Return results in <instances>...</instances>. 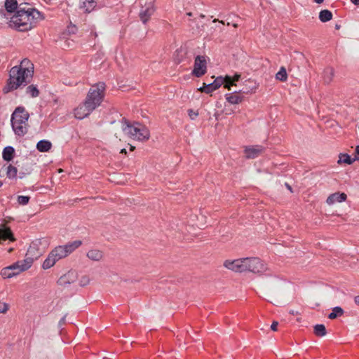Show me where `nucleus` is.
Here are the masks:
<instances>
[{
	"instance_id": "nucleus-1",
	"label": "nucleus",
	"mask_w": 359,
	"mask_h": 359,
	"mask_svg": "<svg viewBox=\"0 0 359 359\" xmlns=\"http://www.w3.org/2000/svg\"><path fill=\"white\" fill-rule=\"evenodd\" d=\"M33 73V64L28 59L22 60L19 66H15L11 69L9 79L3 88L4 93H8L21 85H27L30 82Z\"/></svg>"
},
{
	"instance_id": "nucleus-2",
	"label": "nucleus",
	"mask_w": 359,
	"mask_h": 359,
	"mask_svg": "<svg viewBox=\"0 0 359 359\" xmlns=\"http://www.w3.org/2000/svg\"><path fill=\"white\" fill-rule=\"evenodd\" d=\"M41 15L37 10H32L31 13L24 11H17L12 17L10 23L20 32H26L32 29L36 25Z\"/></svg>"
},
{
	"instance_id": "nucleus-3",
	"label": "nucleus",
	"mask_w": 359,
	"mask_h": 359,
	"mask_svg": "<svg viewBox=\"0 0 359 359\" xmlns=\"http://www.w3.org/2000/svg\"><path fill=\"white\" fill-rule=\"evenodd\" d=\"M29 114L24 107H18L11 115V126L15 134L18 136H24L28 131Z\"/></svg>"
},
{
	"instance_id": "nucleus-4",
	"label": "nucleus",
	"mask_w": 359,
	"mask_h": 359,
	"mask_svg": "<svg viewBox=\"0 0 359 359\" xmlns=\"http://www.w3.org/2000/svg\"><path fill=\"white\" fill-rule=\"evenodd\" d=\"M106 85L104 82H99L93 85L89 89L84 102L94 111L102 102L105 95Z\"/></svg>"
},
{
	"instance_id": "nucleus-5",
	"label": "nucleus",
	"mask_w": 359,
	"mask_h": 359,
	"mask_svg": "<svg viewBox=\"0 0 359 359\" xmlns=\"http://www.w3.org/2000/svg\"><path fill=\"white\" fill-rule=\"evenodd\" d=\"M106 85L104 82H99L93 85L89 89L84 102L94 111L102 102L105 95Z\"/></svg>"
},
{
	"instance_id": "nucleus-6",
	"label": "nucleus",
	"mask_w": 359,
	"mask_h": 359,
	"mask_svg": "<svg viewBox=\"0 0 359 359\" xmlns=\"http://www.w3.org/2000/svg\"><path fill=\"white\" fill-rule=\"evenodd\" d=\"M106 85L104 82H99L93 85L89 89L84 102L94 111L102 102L105 95Z\"/></svg>"
},
{
	"instance_id": "nucleus-7",
	"label": "nucleus",
	"mask_w": 359,
	"mask_h": 359,
	"mask_svg": "<svg viewBox=\"0 0 359 359\" xmlns=\"http://www.w3.org/2000/svg\"><path fill=\"white\" fill-rule=\"evenodd\" d=\"M126 126L123 128L124 131L133 139L138 141H146L150 137L149 129L140 123H135L130 125L128 121H125Z\"/></svg>"
},
{
	"instance_id": "nucleus-8",
	"label": "nucleus",
	"mask_w": 359,
	"mask_h": 359,
	"mask_svg": "<svg viewBox=\"0 0 359 359\" xmlns=\"http://www.w3.org/2000/svg\"><path fill=\"white\" fill-rule=\"evenodd\" d=\"M39 245L40 241H33L30 244L27 251L25 259L21 261L23 264L22 269H29L32 265L34 260L37 259L42 255L43 251L40 249Z\"/></svg>"
},
{
	"instance_id": "nucleus-9",
	"label": "nucleus",
	"mask_w": 359,
	"mask_h": 359,
	"mask_svg": "<svg viewBox=\"0 0 359 359\" xmlns=\"http://www.w3.org/2000/svg\"><path fill=\"white\" fill-rule=\"evenodd\" d=\"M244 273L261 274L267 270L266 264L258 257L244 258Z\"/></svg>"
},
{
	"instance_id": "nucleus-10",
	"label": "nucleus",
	"mask_w": 359,
	"mask_h": 359,
	"mask_svg": "<svg viewBox=\"0 0 359 359\" xmlns=\"http://www.w3.org/2000/svg\"><path fill=\"white\" fill-rule=\"evenodd\" d=\"M23 264L21 261H18L9 266L4 267L1 271V276L4 278H12L20 272L25 271L26 269H22Z\"/></svg>"
},
{
	"instance_id": "nucleus-11",
	"label": "nucleus",
	"mask_w": 359,
	"mask_h": 359,
	"mask_svg": "<svg viewBox=\"0 0 359 359\" xmlns=\"http://www.w3.org/2000/svg\"><path fill=\"white\" fill-rule=\"evenodd\" d=\"M207 72V62L205 57L203 55H197L195 57L194 69L192 74L196 77H201Z\"/></svg>"
},
{
	"instance_id": "nucleus-12",
	"label": "nucleus",
	"mask_w": 359,
	"mask_h": 359,
	"mask_svg": "<svg viewBox=\"0 0 359 359\" xmlns=\"http://www.w3.org/2000/svg\"><path fill=\"white\" fill-rule=\"evenodd\" d=\"M244 258L225 260L224 266L236 273H244Z\"/></svg>"
},
{
	"instance_id": "nucleus-13",
	"label": "nucleus",
	"mask_w": 359,
	"mask_h": 359,
	"mask_svg": "<svg viewBox=\"0 0 359 359\" xmlns=\"http://www.w3.org/2000/svg\"><path fill=\"white\" fill-rule=\"evenodd\" d=\"M224 80L223 77H217L214 82L205 85L204 83V86L203 87L199 88L198 90L202 93H205L207 94H209L214 90L218 89L222 84L224 85Z\"/></svg>"
},
{
	"instance_id": "nucleus-14",
	"label": "nucleus",
	"mask_w": 359,
	"mask_h": 359,
	"mask_svg": "<svg viewBox=\"0 0 359 359\" xmlns=\"http://www.w3.org/2000/svg\"><path fill=\"white\" fill-rule=\"evenodd\" d=\"M93 110L84 102L74 109V116L78 119H83L88 116Z\"/></svg>"
},
{
	"instance_id": "nucleus-15",
	"label": "nucleus",
	"mask_w": 359,
	"mask_h": 359,
	"mask_svg": "<svg viewBox=\"0 0 359 359\" xmlns=\"http://www.w3.org/2000/svg\"><path fill=\"white\" fill-rule=\"evenodd\" d=\"M264 150L262 146L256 145L252 147H246L245 148V157L247 158H255L261 154Z\"/></svg>"
},
{
	"instance_id": "nucleus-16",
	"label": "nucleus",
	"mask_w": 359,
	"mask_h": 359,
	"mask_svg": "<svg viewBox=\"0 0 359 359\" xmlns=\"http://www.w3.org/2000/svg\"><path fill=\"white\" fill-rule=\"evenodd\" d=\"M61 259L59 258V256L56 252H55L54 249L49 253L48 257L45 259L43 263L42 267L44 269H48L54 266V264L58 261Z\"/></svg>"
},
{
	"instance_id": "nucleus-17",
	"label": "nucleus",
	"mask_w": 359,
	"mask_h": 359,
	"mask_svg": "<svg viewBox=\"0 0 359 359\" xmlns=\"http://www.w3.org/2000/svg\"><path fill=\"white\" fill-rule=\"evenodd\" d=\"M155 8L153 4H150L144 9L142 8L140 13V18L144 24L147 23L150 17L154 14Z\"/></svg>"
},
{
	"instance_id": "nucleus-18",
	"label": "nucleus",
	"mask_w": 359,
	"mask_h": 359,
	"mask_svg": "<svg viewBox=\"0 0 359 359\" xmlns=\"http://www.w3.org/2000/svg\"><path fill=\"white\" fill-rule=\"evenodd\" d=\"M14 241L15 239L10 228L2 226L0 227V244L6 241Z\"/></svg>"
},
{
	"instance_id": "nucleus-19",
	"label": "nucleus",
	"mask_w": 359,
	"mask_h": 359,
	"mask_svg": "<svg viewBox=\"0 0 359 359\" xmlns=\"http://www.w3.org/2000/svg\"><path fill=\"white\" fill-rule=\"evenodd\" d=\"M346 194L337 192L330 195L327 198L326 202L327 204L332 205L336 202H342L346 201Z\"/></svg>"
},
{
	"instance_id": "nucleus-20",
	"label": "nucleus",
	"mask_w": 359,
	"mask_h": 359,
	"mask_svg": "<svg viewBox=\"0 0 359 359\" xmlns=\"http://www.w3.org/2000/svg\"><path fill=\"white\" fill-rule=\"evenodd\" d=\"M86 256L92 261L100 262L103 259L104 253L98 249H91L88 251Z\"/></svg>"
},
{
	"instance_id": "nucleus-21",
	"label": "nucleus",
	"mask_w": 359,
	"mask_h": 359,
	"mask_svg": "<svg viewBox=\"0 0 359 359\" xmlns=\"http://www.w3.org/2000/svg\"><path fill=\"white\" fill-rule=\"evenodd\" d=\"M75 274L73 271H69L66 274L62 276L57 280L60 285L65 286L74 281Z\"/></svg>"
},
{
	"instance_id": "nucleus-22",
	"label": "nucleus",
	"mask_w": 359,
	"mask_h": 359,
	"mask_svg": "<svg viewBox=\"0 0 359 359\" xmlns=\"http://www.w3.org/2000/svg\"><path fill=\"white\" fill-rule=\"evenodd\" d=\"M82 244L81 241L76 240L72 242H69L65 245H62L63 249L65 250L67 256L74 252L76 249L79 248Z\"/></svg>"
},
{
	"instance_id": "nucleus-23",
	"label": "nucleus",
	"mask_w": 359,
	"mask_h": 359,
	"mask_svg": "<svg viewBox=\"0 0 359 359\" xmlns=\"http://www.w3.org/2000/svg\"><path fill=\"white\" fill-rule=\"evenodd\" d=\"M226 100L231 104H236L241 103L243 100V96L239 95L237 92L227 93L225 95Z\"/></svg>"
},
{
	"instance_id": "nucleus-24",
	"label": "nucleus",
	"mask_w": 359,
	"mask_h": 359,
	"mask_svg": "<svg viewBox=\"0 0 359 359\" xmlns=\"http://www.w3.org/2000/svg\"><path fill=\"white\" fill-rule=\"evenodd\" d=\"M334 76V69L331 67H327L323 72V81L326 83H330Z\"/></svg>"
},
{
	"instance_id": "nucleus-25",
	"label": "nucleus",
	"mask_w": 359,
	"mask_h": 359,
	"mask_svg": "<svg viewBox=\"0 0 359 359\" xmlns=\"http://www.w3.org/2000/svg\"><path fill=\"white\" fill-rule=\"evenodd\" d=\"M52 147V144L48 140H40L36 144V149L41 152L48 151Z\"/></svg>"
},
{
	"instance_id": "nucleus-26",
	"label": "nucleus",
	"mask_w": 359,
	"mask_h": 359,
	"mask_svg": "<svg viewBox=\"0 0 359 359\" xmlns=\"http://www.w3.org/2000/svg\"><path fill=\"white\" fill-rule=\"evenodd\" d=\"M15 154V149L11 146L6 147L3 150V158L6 161H11Z\"/></svg>"
},
{
	"instance_id": "nucleus-27",
	"label": "nucleus",
	"mask_w": 359,
	"mask_h": 359,
	"mask_svg": "<svg viewBox=\"0 0 359 359\" xmlns=\"http://www.w3.org/2000/svg\"><path fill=\"white\" fill-rule=\"evenodd\" d=\"M241 77L240 74H236L233 77L226 76L223 78L224 80V88L230 90L231 86L234 85V82L238 81Z\"/></svg>"
},
{
	"instance_id": "nucleus-28",
	"label": "nucleus",
	"mask_w": 359,
	"mask_h": 359,
	"mask_svg": "<svg viewBox=\"0 0 359 359\" xmlns=\"http://www.w3.org/2000/svg\"><path fill=\"white\" fill-rule=\"evenodd\" d=\"M97 3L93 0H84L81 6V8L84 10L86 13H90L94 10Z\"/></svg>"
},
{
	"instance_id": "nucleus-29",
	"label": "nucleus",
	"mask_w": 359,
	"mask_h": 359,
	"mask_svg": "<svg viewBox=\"0 0 359 359\" xmlns=\"http://www.w3.org/2000/svg\"><path fill=\"white\" fill-rule=\"evenodd\" d=\"M18 2L17 0H6L5 8L8 13H13L18 10Z\"/></svg>"
},
{
	"instance_id": "nucleus-30",
	"label": "nucleus",
	"mask_w": 359,
	"mask_h": 359,
	"mask_svg": "<svg viewBox=\"0 0 359 359\" xmlns=\"http://www.w3.org/2000/svg\"><path fill=\"white\" fill-rule=\"evenodd\" d=\"M332 13L329 10H322L319 13V19L323 22H326L332 20Z\"/></svg>"
},
{
	"instance_id": "nucleus-31",
	"label": "nucleus",
	"mask_w": 359,
	"mask_h": 359,
	"mask_svg": "<svg viewBox=\"0 0 359 359\" xmlns=\"http://www.w3.org/2000/svg\"><path fill=\"white\" fill-rule=\"evenodd\" d=\"M313 332L317 337H323L327 334L325 326L323 324H317L313 327Z\"/></svg>"
},
{
	"instance_id": "nucleus-32",
	"label": "nucleus",
	"mask_w": 359,
	"mask_h": 359,
	"mask_svg": "<svg viewBox=\"0 0 359 359\" xmlns=\"http://www.w3.org/2000/svg\"><path fill=\"white\" fill-rule=\"evenodd\" d=\"M338 163H346L347 165L352 164L354 161H355V158H352L351 156L347 154H340L339 156Z\"/></svg>"
},
{
	"instance_id": "nucleus-33",
	"label": "nucleus",
	"mask_w": 359,
	"mask_h": 359,
	"mask_svg": "<svg viewBox=\"0 0 359 359\" xmlns=\"http://www.w3.org/2000/svg\"><path fill=\"white\" fill-rule=\"evenodd\" d=\"M276 79L280 81H285L287 79L286 69L284 67H281L280 70L276 74Z\"/></svg>"
},
{
	"instance_id": "nucleus-34",
	"label": "nucleus",
	"mask_w": 359,
	"mask_h": 359,
	"mask_svg": "<svg viewBox=\"0 0 359 359\" xmlns=\"http://www.w3.org/2000/svg\"><path fill=\"white\" fill-rule=\"evenodd\" d=\"M344 313V311L341 307L336 306L332 309V311L329 314L328 318L330 319H334L337 316H341Z\"/></svg>"
},
{
	"instance_id": "nucleus-35",
	"label": "nucleus",
	"mask_w": 359,
	"mask_h": 359,
	"mask_svg": "<svg viewBox=\"0 0 359 359\" xmlns=\"http://www.w3.org/2000/svg\"><path fill=\"white\" fill-rule=\"evenodd\" d=\"M27 93L29 94L31 97H36L39 95V90L36 88V86L34 85L29 86L26 89Z\"/></svg>"
},
{
	"instance_id": "nucleus-36",
	"label": "nucleus",
	"mask_w": 359,
	"mask_h": 359,
	"mask_svg": "<svg viewBox=\"0 0 359 359\" xmlns=\"http://www.w3.org/2000/svg\"><path fill=\"white\" fill-rule=\"evenodd\" d=\"M18 170L12 165H9L7 168L6 175L8 178H15L17 176Z\"/></svg>"
},
{
	"instance_id": "nucleus-37",
	"label": "nucleus",
	"mask_w": 359,
	"mask_h": 359,
	"mask_svg": "<svg viewBox=\"0 0 359 359\" xmlns=\"http://www.w3.org/2000/svg\"><path fill=\"white\" fill-rule=\"evenodd\" d=\"M54 250H55V252H56L57 254V255L59 256V258H60V259L67 257V255L65 252V250L63 249L62 245L56 247L54 249Z\"/></svg>"
},
{
	"instance_id": "nucleus-38",
	"label": "nucleus",
	"mask_w": 359,
	"mask_h": 359,
	"mask_svg": "<svg viewBox=\"0 0 359 359\" xmlns=\"http://www.w3.org/2000/svg\"><path fill=\"white\" fill-rule=\"evenodd\" d=\"M32 10H36V9L34 8L29 7V5L27 3H23V4H20L18 6L17 11H27V13H31V11H32Z\"/></svg>"
},
{
	"instance_id": "nucleus-39",
	"label": "nucleus",
	"mask_w": 359,
	"mask_h": 359,
	"mask_svg": "<svg viewBox=\"0 0 359 359\" xmlns=\"http://www.w3.org/2000/svg\"><path fill=\"white\" fill-rule=\"evenodd\" d=\"M30 197L27 196H19L18 197V203L20 205H27L29 201Z\"/></svg>"
},
{
	"instance_id": "nucleus-40",
	"label": "nucleus",
	"mask_w": 359,
	"mask_h": 359,
	"mask_svg": "<svg viewBox=\"0 0 359 359\" xmlns=\"http://www.w3.org/2000/svg\"><path fill=\"white\" fill-rule=\"evenodd\" d=\"M8 304L0 302V313H6L8 311Z\"/></svg>"
},
{
	"instance_id": "nucleus-41",
	"label": "nucleus",
	"mask_w": 359,
	"mask_h": 359,
	"mask_svg": "<svg viewBox=\"0 0 359 359\" xmlns=\"http://www.w3.org/2000/svg\"><path fill=\"white\" fill-rule=\"evenodd\" d=\"M188 114L192 120L195 119L198 116V111H195L193 109H189Z\"/></svg>"
},
{
	"instance_id": "nucleus-42",
	"label": "nucleus",
	"mask_w": 359,
	"mask_h": 359,
	"mask_svg": "<svg viewBox=\"0 0 359 359\" xmlns=\"http://www.w3.org/2000/svg\"><path fill=\"white\" fill-rule=\"evenodd\" d=\"M278 325V323L277 321H273L271 325V329L273 331H277V327Z\"/></svg>"
},
{
	"instance_id": "nucleus-43",
	"label": "nucleus",
	"mask_w": 359,
	"mask_h": 359,
	"mask_svg": "<svg viewBox=\"0 0 359 359\" xmlns=\"http://www.w3.org/2000/svg\"><path fill=\"white\" fill-rule=\"evenodd\" d=\"M355 156L354 157L355 161H359V145L356 147L355 148Z\"/></svg>"
},
{
	"instance_id": "nucleus-44",
	"label": "nucleus",
	"mask_w": 359,
	"mask_h": 359,
	"mask_svg": "<svg viewBox=\"0 0 359 359\" xmlns=\"http://www.w3.org/2000/svg\"><path fill=\"white\" fill-rule=\"evenodd\" d=\"M65 323H66V316H63V317L60 319V322H59V325H60V326H62V325L65 324Z\"/></svg>"
},
{
	"instance_id": "nucleus-45",
	"label": "nucleus",
	"mask_w": 359,
	"mask_h": 359,
	"mask_svg": "<svg viewBox=\"0 0 359 359\" xmlns=\"http://www.w3.org/2000/svg\"><path fill=\"white\" fill-rule=\"evenodd\" d=\"M88 281L89 280H88V277H86V276L83 277L81 280V282L82 283L83 285L86 284L87 283H88Z\"/></svg>"
},
{
	"instance_id": "nucleus-46",
	"label": "nucleus",
	"mask_w": 359,
	"mask_h": 359,
	"mask_svg": "<svg viewBox=\"0 0 359 359\" xmlns=\"http://www.w3.org/2000/svg\"><path fill=\"white\" fill-rule=\"evenodd\" d=\"M289 313L291 314V315H300V313L299 311H294V310H290L289 311Z\"/></svg>"
},
{
	"instance_id": "nucleus-47",
	"label": "nucleus",
	"mask_w": 359,
	"mask_h": 359,
	"mask_svg": "<svg viewBox=\"0 0 359 359\" xmlns=\"http://www.w3.org/2000/svg\"><path fill=\"white\" fill-rule=\"evenodd\" d=\"M351 1L354 5H356V6H358V5H359V0H351Z\"/></svg>"
},
{
	"instance_id": "nucleus-48",
	"label": "nucleus",
	"mask_w": 359,
	"mask_h": 359,
	"mask_svg": "<svg viewBox=\"0 0 359 359\" xmlns=\"http://www.w3.org/2000/svg\"><path fill=\"white\" fill-rule=\"evenodd\" d=\"M355 303L359 305V295L355 297Z\"/></svg>"
},
{
	"instance_id": "nucleus-49",
	"label": "nucleus",
	"mask_w": 359,
	"mask_h": 359,
	"mask_svg": "<svg viewBox=\"0 0 359 359\" xmlns=\"http://www.w3.org/2000/svg\"><path fill=\"white\" fill-rule=\"evenodd\" d=\"M219 22V23H222L224 25V22L223 20H219L218 19H214L213 22Z\"/></svg>"
},
{
	"instance_id": "nucleus-50",
	"label": "nucleus",
	"mask_w": 359,
	"mask_h": 359,
	"mask_svg": "<svg viewBox=\"0 0 359 359\" xmlns=\"http://www.w3.org/2000/svg\"><path fill=\"white\" fill-rule=\"evenodd\" d=\"M314 2L318 4H321L322 3H323L324 0H313Z\"/></svg>"
},
{
	"instance_id": "nucleus-51",
	"label": "nucleus",
	"mask_w": 359,
	"mask_h": 359,
	"mask_svg": "<svg viewBox=\"0 0 359 359\" xmlns=\"http://www.w3.org/2000/svg\"><path fill=\"white\" fill-rule=\"evenodd\" d=\"M121 154H127V151H126V149H122L120 151Z\"/></svg>"
},
{
	"instance_id": "nucleus-52",
	"label": "nucleus",
	"mask_w": 359,
	"mask_h": 359,
	"mask_svg": "<svg viewBox=\"0 0 359 359\" xmlns=\"http://www.w3.org/2000/svg\"><path fill=\"white\" fill-rule=\"evenodd\" d=\"M285 186L290 191H292L291 186H290L287 183L285 184Z\"/></svg>"
},
{
	"instance_id": "nucleus-53",
	"label": "nucleus",
	"mask_w": 359,
	"mask_h": 359,
	"mask_svg": "<svg viewBox=\"0 0 359 359\" xmlns=\"http://www.w3.org/2000/svg\"><path fill=\"white\" fill-rule=\"evenodd\" d=\"M340 27H341V26H340L339 25H337H337H335V29H340Z\"/></svg>"
},
{
	"instance_id": "nucleus-54",
	"label": "nucleus",
	"mask_w": 359,
	"mask_h": 359,
	"mask_svg": "<svg viewBox=\"0 0 359 359\" xmlns=\"http://www.w3.org/2000/svg\"><path fill=\"white\" fill-rule=\"evenodd\" d=\"M135 147L134 146H130V151H133L135 149Z\"/></svg>"
},
{
	"instance_id": "nucleus-55",
	"label": "nucleus",
	"mask_w": 359,
	"mask_h": 359,
	"mask_svg": "<svg viewBox=\"0 0 359 359\" xmlns=\"http://www.w3.org/2000/svg\"><path fill=\"white\" fill-rule=\"evenodd\" d=\"M238 25L236 23L233 24V27H235V28L238 27Z\"/></svg>"
},
{
	"instance_id": "nucleus-56",
	"label": "nucleus",
	"mask_w": 359,
	"mask_h": 359,
	"mask_svg": "<svg viewBox=\"0 0 359 359\" xmlns=\"http://www.w3.org/2000/svg\"><path fill=\"white\" fill-rule=\"evenodd\" d=\"M187 15H189V16H191L192 13H188Z\"/></svg>"
},
{
	"instance_id": "nucleus-57",
	"label": "nucleus",
	"mask_w": 359,
	"mask_h": 359,
	"mask_svg": "<svg viewBox=\"0 0 359 359\" xmlns=\"http://www.w3.org/2000/svg\"><path fill=\"white\" fill-rule=\"evenodd\" d=\"M3 185V182L0 181V187Z\"/></svg>"
},
{
	"instance_id": "nucleus-58",
	"label": "nucleus",
	"mask_w": 359,
	"mask_h": 359,
	"mask_svg": "<svg viewBox=\"0 0 359 359\" xmlns=\"http://www.w3.org/2000/svg\"><path fill=\"white\" fill-rule=\"evenodd\" d=\"M12 250H13V248H10V249L8 250V252H11Z\"/></svg>"
},
{
	"instance_id": "nucleus-59",
	"label": "nucleus",
	"mask_w": 359,
	"mask_h": 359,
	"mask_svg": "<svg viewBox=\"0 0 359 359\" xmlns=\"http://www.w3.org/2000/svg\"><path fill=\"white\" fill-rule=\"evenodd\" d=\"M201 18H205V15H203V14H201Z\"/></svg>"
}]
</instances>
